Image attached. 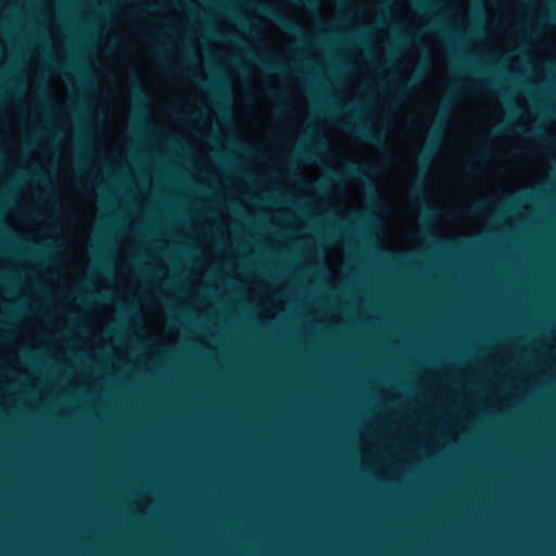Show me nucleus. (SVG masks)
<instances>
[{
    "label": "nucleus",
    "mask_w": 556,
    "mask_h": 556,
    "mask_svg": "<svg viewBox=\"0 0 556 556\" xmlns=\"http://www.w3.org/2000/svg\"><path fill=\"white\" fill-rule=\"evenodd\" d=\"M448 109L450 104L447 100L437 108V119L431 123V138L426 148L422 151H420L417 155V160L422 167H426L428 165L432 154L439 147V142L441 139V130L447 118Z\"/></svg>",
    "instance_id": "f257e3e1"
},
{
    "label": "nucleus",
    "mask_w": 556,
    "mask_h": 556,
    "mask_svg": "<svg viewBox=\"0 0 556 556\" xmlns=\"http://www.w3.org/2000/svg\"><path fill=\"white\" fill-rule=\"evenodd\" d=\"M375 167L368 164H359L355 162H349L343 170H333L331 173L332 178L337 180L343 179H357L363 181H369V176L375 172Z\"/></svg>",
    "instance_id": "f03ea898"
},
{
    "label": "nucleus",
    "mask_w": 556,
    "mask_h": 556,
    "mask_svg": "<svg viewBox=\"0 0 556 556\" xmlns=\"http://www.w3.org/2000/svg\"><path fill=\"white\" fill-rule=\"evenodd\" d=\"M342 128L356 134L364 140H367L377 147H382L384 144V134L372 130L367 124L345 122L342 124Z\"/></svg>",
    "instance_id": "7ed1b4c3"
},
{
    "label": "nucleus",
    "mask_w": 556,
    "mask_h": 556,
    "mask_svg": "<svg viewBox=\"0 0 556 556\" xmlns=\"http://www.w3.org/2000/svg\"><path fill=\"white\" fill-rule=\"evenodd\" d=\"M262 11L266 15L271 17L279 26H281L287 31L296 34V35H303V29H302L301 25L296 21L282 14L276 8L270 7V5H262Z\"/></svg>",
    "instance_id": "20e7f679"
},
{
    "label": "nucleus",
    "mask_w": 556,
    "mask_h": 556,
    "mask_svg": "<svg viewBox=\"0 0 556 556\" xmlns=\"http://www.w3.org/2000/svg\"><path fill=\"white\" fill-rule=\"evenodd\" d=\"M201 86L211 90L218 100V104L223 101L229 100V89L226 80L217 78L214 83H207L204 80H197Z\"/></svg>",
    "instance_id": "39448f33"
},
{
    "label": "nucleus",
    "mask_w": 556,
    "mask_h": 556,
    "mask_svg": "<svg viewBox=\"0 0 556 556\" xmlns=\"http://www.w3.org/2000/svg\"><path fill=\"white\" fill-rule=\"evenodd\" d=\"M422 76L424 71L418 72L409 79L397 84L394 88L395 93L399 96L407 94L421 80Z\"/></svg>",
    "instance_id": "423d86ee"
},
{
    "label": "nucleus",
    "mask_w": 556,
    "mask_h": 556,
    "mask_svg": "<svg viewBox=\"0 0 556 556\" xmlns=\"http://www.w3.org/2000/svg\"><path fill=\"white\" fill-rule=\"evenodd\" d=\"M327 148V142L326 140L323 138V137H318L316 140H315V149H312V148H304L300 155L305 159L306 161H312L313 159L316 157L317 155V152L318 151H323V150H326Z\"/></svg>",
    "instance_id": "0eeeda50"
},
{
    "label": "nucleus",
    "mask_w": 556,
    "mask_h": 556,
    "mask_svg": "<svg viewBox=\"0 0 556 556\" xmlns=\"http://www.w3.org/2000/svg\"><path fill=\"white\" fill-rule=\"evenodd\" d=\"M268 55L270 56V59L260 60L258 61L260 64L266 71L285 73L286 72V65L283 63H281L280 61H278L277 59H275L271 54H268Z\"/></svg>",
    "instance_id": "6e6552de"
},
{
    "label": "nucleus",
    "mask_w": 556,
    "mask_h": 556,
    "mask_svg": "<svg viewBox=\"0 0 556 556\" xmlns=\"http://www.w3.org/2000/svg\"><path fill=\"white\" fill-rule=\"evenodd\" d=\"M131 78H132V90H134L136 99L140 102H144L147 100V96L142 89V86H141V83H140L138 76L135 73H132Z\"/></svg>",
    "instance_id": "1a4fd4ad"
},
{
    "label": "nucleus",
    "mask_w": 556,
    "mask_h": 556,
    "mask_svg": "<svg viewBox=\"0 0 556 556\" xmlns=\"http://www.w3.org/2000/svg\"><path fill=\"white\" fill-rule=\"evenodd\" d=\"M298 5H303L309 10H317L319 2L318 0H292Z\"/></svg>",
    "instance_id": "9d476101"
},
{
    "label": "nucleus",
    "mask_w": 556,
    "mask_h": 556,
    "mask_svg": "<svg viewBox=\"0 0 556 556\" xmlns=\"http://www.w3.org/2000/svg\"><path fill=\"white\" fill-rule=\"evenodd\" d=\"M266 93L269 98L274 99V100H282L286 98V93L280 91V90H277V89H274V88H268L266 90Z\"/></svg>",
    "instance_id": "9b49d317"
},
{
    "label": "nucleus",
    "mask_w": 556,
    "mask_h": 556,
    "mask_svg": "<svg viewBox=\"0 0 556 556\" xmlns=\"http://www.w3.org/2000/svg\"><path fill=\"white\" fill-rule=\"evenodd\" d=\"M41 94H42V101H41V106H43L45 109H49L50 108V102H49V92L47 91V89H41Z\"/></svg>",
    "instance_id": "f8f14e48"
},
{
    "label": "nucleus",
    "mask_w": 556,
    "mask_h": 556,
    "mask_svg": "<svg viewBox=\"0 0 556 556\" xmlns=\"http://www.w3.org/2000/svg\"><path fill=\"white\" fill-rule=\"evenodd\" d=\"M214 36L218 39H227V40H235L236 37L231 34H225V33H214Z\"/></svg>",
    "instance_id": "ddd939ff"
},
{
    "label": "nucleus",
    "mask_w": 556,
    "mask_h": 556,
    "mask_svg": "<svg viewBox=\"0 0 556 556\" xmlns=\"http://www.w3.org/2000/svg\"><path fill=\"white\" fill-rule=\"evenodd\" d=\"M91 296L96 298L98 300H101V301L110 300V296L108 295V293H91Z\"/></svg>",
    "instance_id": "4468645a"
},
{
    "label": "nucleus",
    "mask_w": 556,
    "mask_h": 556,
    "mask_svg": "<svg viewBox=\"0 0 556 556\" xmlns=\"http://www.w3.org/2000/svg\"><path fill=\"white\" fill-rule=\"evenodd\" d=\"M412 192H413V194H415L416 197L420 198L424 201V198L421 197V189H420L419 185H414V187L412 188Z\"/></svg>",
    "instance_id": "2eb2a0df"
},
{
    "label": "nucleus",
    "mask_w": 556,
    "mask_h": 556,
    "mask_svg": "<svg viewBox=\"0 0 556 556\" xmlns=\"http://www.w3.org/2000/svg\"><path fill=\"white\" fill-rule=\"evenodd\" d=\"M508 129L503 127V126H500V127H496L492 130V136H495V135H501L503 132H506Z\"/></svg>",
    "instance_id": "dca6fc26"
},
{
    "label": "nucleus",
    "mask_w": 556,
    "mask_h": 556,
    "mask_svg": "<svg viewBox=\"0 0 556 556\" xmlns=\"http://www.w3.org/2000/svg\"><path fill=\"white\" fill-rule=\"evenodd\" d=\"M156 59H157V61H160V63H163L164 59H163V55H162L161 50H160V51H157V53H156Z\"/></svg>",
    "instance_id": "f3484780"
},
{
    "label": "nucleus",
    "mask_w": 556,
    "mask_h": 556,
    "mask_svg": "<svg viewBox=\"0 0 556 556\" xmlns=\"http://www.w3.org/2000/svg\"><path fill=\"white\" fill-rule=\"evenodd\" d=\"M172 72H173L174 74H180V75H182V76H189V75H188V73H187V72H185V71H178V70H176V71H172Z\"/></svg>",
    "instance_id": "a211bd4d"
},
{
    "label": "nucleus",
    "mask_w": 556,
    "mask_h": 556,
    "mask_svg": "<svg viewBox=\"0 0 556 556\" xmlns=\"http://www.w3.org/2000/svg\"><path fill=\"white\" fill-rule=\"evenodd\" d=\"M241 23H242V25H243L244 27H247V28H248V27H250V22H249L248 20L242 18V20H241Z\"/></svg>",
    "instance_id": "6ab92c4d"
},
{
    "label": "nucleus",
    "mask_w": 556,
    "mask_h": 556,
    "mask_svg": "<svg viewBox=\"0 0 556 556\" xmlns=\"http://www.w3.org/2000/svg\"><path fill=\"white\" fill-rule=\"evenodd\" d=\"M528 134L529 135H533V136H538L540 138H544L540 131H532V132H528Z\"/></svg>",
    "instance_id": "aec40b11"
},
{
    "label": "nucleus",
    "mask_w": 556,
    "mask_h": 556,
    "mask_svg": "<svg viewBox=\"0 0 556 556\" xmlns=\"http://www.w3.org/2000/svg\"><path fill=\"white\" fill-rule=\"evenodd\" d=\"M425 208L429 212H433V207L429 206L426 202H424Z\"/></svg>",
    "instance_id": "412c9836"
},
{
    "label": "nucleus",
    "mask_w": 556,
    "mask_h": 556,
    "mask_svg": "<svg viewBox=\"0 0 556 556\" xmlns=\"http://www.w3.org/2000/svg\"><path fill=\"white\" fill-rule=\"evenodd\" d=\"M149 9H150V10H157V9H160V7H157V5H151V7H149Z\"/></svg>",
    "instance_id": "4be33fe9"
},
{
    "label": "nucleus",
    "mask_w": 556,
    "mask_h": 556,
    "mask_svg": "<svg viewBox=\"0 0 556 556\" xmlns=\"http://www.w3.org/2000/svg\"><path fill=\"white\" fill-rule=\"evenodd\" d=\"M35 176H36V177H41V173H40L39 170H36V172H35Z\"/></svg>",
    "instance_id": "5701e85b"
},
{
    "label": "nucleus",
    "mask_w": 556,
    "mask_h": 556,
    "mask_svg": "<svg viewBox=\"0 0 556 556\" xmlns=\"http://www.w3.org/2000/svg\"><path fill=\"white\" fill-rule=\"evenodd\" d=\"M401 40H402L403 42H407V41H408V39H407V38H405V37L401 38Z\"/></svg>",
    "instance_id": "b1692460"
}]
</instances>
